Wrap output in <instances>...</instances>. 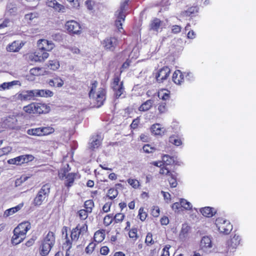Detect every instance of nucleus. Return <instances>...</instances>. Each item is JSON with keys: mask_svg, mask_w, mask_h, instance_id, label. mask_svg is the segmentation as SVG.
<instances>
[{"mask_svg": "<svg viewBox=\"0 0 256 256\" xmlns=\"http://www.w3.org/2000/svg\"><path fill=\"white\" fill-rule=\"evenodd\" d=\"M98 82L94 81L91 84L90 90L89 92V97L94 103V106L100 108L104 104L106 100V91L103 88H100L96 92Z\"/></svg>", "mask_w": 256, "mask_h": 256, "instance_id": "nucleus-1", "label": "nucleus"}, {"mask_svg": "<svg viewBox=\"0 0 256 256\" xmlns=\"http://www.w3.org/2000/svg\"><path fill=\"white\" fill-rule=\"evenodd\" d=\"M241 238L240 237L236 234L228 240L225 244L226 246L223 247L219 246L218 250L221 253L234 252L235 249L240 244Z\"/></svg>", "mask_w": 256, "mask_h": 256, "instance_id": "nucleus-2", "label": "nucleus"}, {"mask_svg": "<svg viewBox=\"0 0 256 256\" xmlns=\"http://www.w3.org/2000/svg\"><path fill=\"white\" fill-rule=\"evenodd\" d=\"M50 187V184H46L42 186L34 200L33 204L35 206H40L45 199L48 196Z\"/></svg>", "mask_w": 256, "mask_h": 256, "instance_id": "nucleus-3", "label": "nucleus"}, {"mask_svg": "<svg viewBox=\"0 0 256 256\" xmlns=\"http://www.w3.org/2000/svg\"><path fill=\"white\" fill-rule=\"evenodd\" d=\"M112 88L114 92L115 98H118L124 94V88L123 82H120V76L118 75L115 74L113 79V82L112 84Z\"/></svg>", "mask_w": 256, "mask_h": 256, "instance_id": "nucleus-4", "label": "nucleus"}, {"mask_svg": "<svg viewBox=\"0 0 256 256\" xmlns=\"http://www.w3.org/2000/svg\"><path fill=\"white\" fill-rule=\"evenodd\" d=\"M216 224L218 231L225 234H228L232 229V226L230 222L222 218L216 219Z\"/></svg>", "mask_w": 256, "mask_h": 256, "instance_id": "nucleus-5", "label": "nucleus"}, {"mask_svg": "<svg viewBox=\"0 0 256 256\" xmlns=\"http://www.w3.org/2000/svg\"><path fill=\"white\" fill-rule=\"evenodd\" d=\"M104 136L101 134H94L90 138L88 149L90 151H95L102 144Z\"/></svg>", "mask_w": 256, "mask_h": 256, "instance_id": "nucleus-6", "label": "nucleus"}, {"mask_svg": "<svg viewBox=\"0 0 256 256\" xmlns=\"http://www.w3.org/2000/svg\"><path fill=\"white\" fill-rule=\"evenodd\" d=\"M34 159V156L32 154H24L9 159L8 163L10 164L21 165L32 162Z\"/></svg>", "mask_w": 256, "mask_h": 256, "instance_id": "nucleus-7", "label": "nucleus"}, {"mask_svg": "<svg viewBox=\"0 0 256 256\" xmlns=\"http://www.w3.org/2000/svg\"><path fill=\"white\" fill-rule=\"evenodd\" d=\"M88 230V226L86 224L82 225L78 224L75 228H72L71 231L70 238L73 242H76L80 236L86 233Z\"/></svg>", "mask_w": 256, "mask_h": 256, "instance_id": "nucleus-8", "label": "nucleus"}, {"mask_svg": "<svg viewBox=\"0 0 256 256\" xmlns=\"http://www.w3.org/2000/svg\"><path fill=\"white\" fill-rule=\"evenodd\" d=\"M118 44V40L114 37L105 38L102 42L103 47L108 50L114 51Z\"/></svg>", "mask_w": 256, "mask_h": 256, "instance_id": "nucleus-9", "label": "nucleus"}, {"mask_svg": "<svg viewBox=\"0 0 256 256\" xmlns=\"http://www.w3.org/2000/svg\"><path fill=\"white\" fill-rule=\"evenodd\" d=\"M170 72V70L168 66L160 69L156 75V81L159 83L163 82L168 78Z\"/></svg>", "mask_w": 256, "mask_h": 256, "instance_id": "nucleus-10", "label": "nucleus"}, {"mask_svg": "<svg viewBox=\"0 0 256 256\" xmlns=\"http://www.w3.org/2000/svg\"><path fill=\"white\" fill-rule=\"evenodd\" d=\"M66 28L69 32L73 34H80L81 27L80 24L75 20L68 21L66 24Z\"/></svg>", "mask_w": 256, "mask_h": 256, "instance_id": "nucleus-11", "label": "nucleus"}, {"mask_svg": "<svg viewBox=\"0 0 256 256\" xmlns=\"http://www.w3.org/2000/svg\"><path fill=\"white\" fill-rule=\"evenodd\" d=\"M212 246V245L210 238L208 236H203L200 243L201 250L206 253H208L211 252Z\"/></svg>", "mask_w": 256, "mask_h": 256, "instance_id": "nucleus-12", "label": "nucleus"}, {"mask_svg": "<svg viewBox=\"0 0 256 256\" xmlns=\"http://www.w3.org/2000/svg\"><path fill=\"white\" fill-rule=\"evenodd\" d=\"M26 236V234L16 228L14 230V236L12 238V244L16 245L20 244L25 238Z\"/></svg>", "mask_w": 256, "mask_h": 256, "instance_id": "nucleus-13", "label": "nucleus"}, {"mask_svg": "<svg viewBox=\"0 0 256 256\" xmlns=\"http://www.w3.org/2000/svg\"><path fill=\"white\" fill-rule=\"evenodd\" d=\"M34 90H24L18 94V99L21 101L34 100Z\"/></svg>", "mask_w": 256, "mask_h": 256, "instance_id": "nucleus-14", "label": "nucleus"}, {"mask_svg": "<svg viewBox=\"0 0 256 256\" xmlns=\"http://www.w3.org/2000/svg\"><path fill=\"white\" fill-rule=\"evenodd\" d=\"M54 132V129H28L27 133L29 135L43 136L50 134Z\"/></svg>", "mask_w": 256, "mask_h": 256, "instance_id": "nucleus-15", "label": "nucleus"}, {"mask_svg": "<svg viewBox=\"0 0 256 256\" xmlns=\"http://www.w3.org/2000/svg\"><path fill=\"white\" fill-rule=\"evenodd\" d=\"M38 45L40 50L46 52L52 50L54 46V44L52 41L44 39L39 40L38 42Z\"/></svg>", "mask_w": 256, "mask_h": 256, "instance_id": "nucleus-16", "label": "nucleus"}, {"mask_svg": "<svg viewBox=\"0 0 256 256\" xmlns=\"http://www.w3.org/2000/svg\"><path fill=\"white\" fill-rule=\"evenodd\" d=\"M34 98H49L52 97L54 95V92L48 90H34Z\"/></svg>", "mask_w": 256, "mask_h": 256, "instance_id": "nucleus-17", "label": "nucleus"}, {"mask_svg": "<svg viewBox=\"0 0 256 256\" xmlns=\"http://www.w3.org/2000/svg\"><path fill=\"white\" fill-rule=\"evenodd\" d=\"M18 8L16 4L14 2H8L6 6L5 11V15L8 16H14L18 14Z\"/></svg>", "mask_w": 256, "mask_h": 256, "instance_id": "nucleus-18", "label": "nucleus"}, {"mask_svg": "<svg viewBox=\"0 0 256 256\" xmlns=\"http://www.w3.org/2000/svg\"><path fill=\"white\" fill-rule=\"evenodd\" d=\"M24 44L22 42L16 40L10 44L6 48L8 52H17L24 46Z\"/></svg>", "mask_w": 256, "mask_h": 256, "instance_id": "nucleus-19", "label": "nucleus"}, {"mask_svg": "<svg viewBox=\"0 0 256 256\" xmlns=\"http://www.w3.org/2000/svg\"><path fill=\"white\" fill-rule=\"evenodd\" d=\"M46 4L48 6L54 8L55 10L58 12H65L64 6L60 4L56 0H48L46 2Z\"/></svg>", "mask_w": 256, "mask_h": 256, "instance_id": "nucleus-20", "label": "nucleus"}, {"mask_svg": "<svg viewBox=\"0 0 256 256\" xmlns=\"http://www.w3.org/2000/svg\"><path fill=\"white\" fill-rule=\"evenodd\" d=\"M53 246L41 242L40 246V254L42 256H46L48 254Z\"/></svg>", "mask_w": 256, "mask_h": 256, "instance_id": "nucleus-21", "label": "nucleus"}, {"mask_svg": "<svg viewBox=\"0 0 256 256\" xmlns=\"http://www.w3.org/2000/svg\"><path fill=\"white\" fill-rule=\"evenodd\" d=\"M42 242L47 243L52 246H54L56 242V236L54 232L50 231L47 234L44 236Z\"/></svg>", "mask_w": 256, "mask_h": 256, "instance_id": "nucleus-22", "label": "nucleus"}, {"mask_svg": "<svg viewBox=\"0 0 256 256\" xmlns=\"http://www.w3.org/2000/svg\"><path fill=\"white\" fill-rule=\"evenodd\" d=\"M172 80L177 84H180L184 81V74L180 70L174 72L172 75Z\"/></svg>", "mask_w": 256, "mask_h": 256, "instance_id": "nucleus-23", "label": "nucleus"}, {"mask_svg": "<svg viewBox=\"0 0 256 256\" xmlns=\"http://www.w3.org/2000/svg\"><path fill=\"white\" fill-rule=\"evenodd\" d=\"M190 227L187 224H183L180 233V238L182 240H185L188 237Z\"/></svg>", "mask_w": 256, "mask_h": 256, "instance_id": "nucleus-24", "label": "nucleus"}, {"mask_svg": "<svg viewBox=\"0 0 256 256\" xmlns=\"http://www.w3.org/2000/svg\"><path fill=\"white\" fill-rule=\"evenodd\" d=\"M200 212L204 216L208 218L212 217L216 213L214 208L209 206L201 208Z\"/></svg>", "mask_w": 256, "mask_h": 256, "instance_id": "nucleus-25", "label": "nucleus"}, {"mask_svg": "<svg viewBox=\"0 0 256 256\" xmlns=\"http://www.w3.org/2000/svg\"><path fill=\"white\" fill-rule=\"evenodd\" d=\"M76 176V174L70 172V174H68L64 178V179H66L64 184L68 188H69L72 186Z\"/></svg>", "mask_w": 256, "mask_h": 256, "instance_id": "nucleus-26", "label": "nucleus"}, {"mask_svg": "<svg viewBox=\"0 0 256 256\" xmlns=\"http://www.w3.org/2000/svg\"><path fill=\"white\" fill-rule=\"evenodd\" d=\"M48 84L51 86H56L61 88L64 85L63 80L58 76L54 77L52 79L50 80L48 82Z\"/></svg>", "mask_w": 256, "mask_h": 256, "instance_id": "nucleus-27", "label": "nucleus"}, {"mask_svg": "<svg viewBox=\"0 0 256 256\" xmlns=\"http://www.w3.org/2000/svg\"><path fill=\"white\" fill-rule=\"evenodd\" d=\"M115 16L116 18L115 21V25L118 29L120 30V29H122V22L125 20L126 14H115Z\"/></svg>", "mask_w": 256, "mask_h": 256, "instance_id": "nucleus-28", "label": "nucleus"}, {"mask_svg": "<svg viewBox=\"0 0 256 256\" xmlns=\"http://www.w3.org/2000/svg\"><path fill=\"white\" fill-rule=\"evenodd\" d=\"M154 103V100L152 99L148 100L138 108L140 111L146 112L149 110L152 106Z\"/></svg>", "mask_w": 256, "mask_h": 256, "instance_id": "nucleus-29", "label": "nucleus"}, {"mask_svg": "<svg viewBox=\"0 0 256 256\" xmlns=\"http://www.w3.org/2000/svg\"><path fill=\"white\" fill-rule=\"evenodd\" d=\"M36 102H32L23 108V110L26 113L36 114Z\"/></svg>", "mask_w": 256, "mask_h": 256, "instance_id": "nucleus-30", "label": "nucleus"}, {"mask_svg": "<svg viewBox=\"0 0 256 256\" xmlns=\"http://www.w3.org/2000/svg\"><path fill=\"white\" fill-rule=\"evenodd\" d=\"M36 114H46L49 112V107L44 104L36 102Z\"/></svg>", "mask_w": 256, "mask_h": 256, "instance_id": "nucleus-31", "label": "nucleus"}, {"mask_svg": "<svg viewBox=\"0 0 256 256\" xmlns=\"http://www.w3.org/2000/svg\"><path fill=\"white\" fill-rule=\"evenodd\" d=\"M23 206V204H20L16 206L6 210L4 212V216H8L20 210Z\"/></svg>", "mask_w": 256, "mask_h": 256, "instance_id": "nucleus-32", "label": "nucleus"}, {"mask_svg": "<svg viewBox=\"0 0 256 256\" xmlns=\"http://www.w3.org/2000/svg\"><path fill=\"white\" fill-rule=\"evenodd\" d=\"M70 170L69 164H66L58 172V176L60 179L64 180L66 176L68 174H70L69 172Z\"/></svg>", "mask_w": 256, "mask_h": 256, "instance_id": "nucleus-33", "label": "nucleus"}, {"mask_svg": "<svg viewBox=\"0 0 256 256\" xmlns=\"http://www.w3.org/2000/svg\"><path fill=\"white\" fill-rule=\"evenodd\" d=\"M16 228L26 234L28 231L31 228V226L28 222H24L20 224Z\"/></svg>", "mask_w": 256, "mask_h": 256, "instance_id": "nucleus-34", "label": "nucleus"}, {"mask_svg": "<svg viewBox=\"0 0 256 256\" xmlns=\"http://www.w3.org/2000/svg\"><path fill=\"white\" fill-rule=\"evenodd\" d=\"M162 160L164 165H172L175 162V158L168 154H164L162 156Z\"/></svg>", "mask_w": 256, "mask_h": 256, "instance_id": "nucleus-35", "label": "nucleus"}, {"mask_svg": "<svg viewBox=\"0 0 256 256\" xmlns=\"http://www.w3.org/2000/svg\"><path fill=\"white\" fill-rule=\"evenodd\" d=\"M169 142L176 146H180L182 144V141L178 135L171 136L169 138Z\"/></svg>", "mask_w": 256, "mask_h": 256, "instance_id": "nucleus-36", "label": "nucleus"}, {"mask_svg": "<svg viewBox=\"0 0 256 256\" xmlns=\"http://www.w3.org/2000/svg\"><path fill=\"white\" fill-rule=\"evenodd\" d=\"M38 14L37 12H32L27 14L24 16L25 20L29 24L31 23L35 18L38 17Z\"/></svg>", "mask_w": 256, "mask_h": 256, "instance_id": "nucleus-37", "label": "nucleus"}, {"mask_svg": "<svg viewBox=\"0 0 256 256\" xmlns=\"http://www.w3.org/2000/svg\"><path fill=\"white\" fill-rule=\"evenodd\" d=\"M42 58L41 50L38 48L36 52L30 56V58L35 62H42Z\"/></svg>", "mask_w": 256, "mask_h": 256, "instance_id": "nucleus-38", "label": "nucleus"}, {"mask_svg": "<svg viewBox=\"0 0 256 256\" xmlns=\"http://www.w3.org/2000/svg\"><path fill=\"white\" fill-rule=\"evenodd\" d=\"M170 92L167 90H162L158 92V97L160 99L164 100H168L170 98Z\"/></svg>", "mask_w": 256, "mask_h": 256, "instance_id": "nucleus-39", "label": "nucleus"}, {"mask_svg": "<svg viewBox=\"0 0 256 256\" xmlns=\"http://www.w3.org/2000/svg\"><path fill=\"white\" fill-rule=\"evenodd\" d=\"M60 66L59 62L56 60H49L48 64V68L53 70H58Z\"/></svg>", "mask_w": 256, "mask_h": 256, "instance_id": "nucleus-40", "label": "nucleus"}, {"mask_svg": "<svg viewBox=\"0 0 256 256\" xmlns=\"http://www.w3.org/2000/svg\"><path fill=\"white\" fill-rule=\"evenodd\" d=\"M198 8L196 6H192L190 8L187 10L182 12L181 14L184 16H190L192 14L197 12Z\"/></svg>", "mask_w": 256, "mask_h": 256, "instance_id": "nucleus-41", "label": "nucleus"}, {"mask_svg": "<svg viewBox=\"0 0 256 256\" xmlns=\"http://www.w3.org/2000/svg\"><path fill=\"white\" fill-rule=\"evenodd\" d=\"M170 178L168 179L170 184L172 188H176L177 186L176 174L172 173L170 176Z\"/></svg>", "mask_w": 256, "mask_h": 256, "instance_id": "nucleus-42", "label": "nucleus"}, {"mask_svg": "<svg viewBox=\"0 0 256 256\" xmlns=\"http://www.w3.org/2000/svg\"><path fill=\"white\" fill-rule=\"evenodd\" d=\"M160 24L161 21L158 18H156L152 22L150 28L154 30L158 31L160 27Z\"/></svg>", "mask_w": 256, "mask_h": 256, "instance_id": "nucleus-43", "label": "nucleus"}, {"mask_svg": "<svg viewBox=\"0 0 256 256\" xmlns=\"http://www.w3.org/2000/svg\"><path fill=\"white\" fill-rule=\"evenodd\" d=\"M128 0H124V1L121 3L120 9L116 12V14H126L124 12L126 10V6L128 5Z\"/></svg>", "mask_w": 256, "mask_h": 256, "instance_id": "nucleus-44", "label": "nucleus"}, {"mask_svg": "<svg viewBox=\"0 0 256 256\" xmlns=\"http://www.w3.org/2000/svg\"><path fill=\"white\" fill-rule=\"evenodd\" d=\"M104 234L102 232L97 231L95 232L94 234V240L95 242L98 243L104 240Z\"/></svg>", "mask_w": 256, "mask_h": 256, "instance_id": "nucleus-45", "label": "nucleus"}, {"mask_svg": "<svg viewBox=\"0 0 256 256\" xmlns=\"http://www.w3.org/2000/svg\"><path fill=\"white\" fill-rule=\"evenodd\" d=\"M118 194V191L116 189L114 188H110L108 192L107 196L110 200L115 198Z\"/></svg>", "mask_w": 256, "mask_h": 256, "instance_id": "nucleus-46", "label": "nucleus"}, {"mask_svg": "<svg viewBox=\"0 0 256 256\" xmlns=\"http://www.w3.org/2000/svg\"><path fill=\"white\" fill-rule=\"evenodd\" d=\"M66 240L65 243L64 244V246L66 247V248H68V250H70L72 247V243L73 240H72V238L70 240L68 238V234H66L65 235L62 236Z\"/></svg>", "mask_w": 256, "mask_h": 256, "instance_id": "nucleus-47", "label": "nucleus"}, {"mask_svg": "<svg viewBox=\"0 0 256 256\" xmlns=\"http://www.w3.org/2000/svg\"><path fill=\"white\" fill-rule=\"evenodd\" d=\"M94 206V203L92 200H86L84 202V208L86 210L88 211L89 212H91L92 208Z\"/></svg>", "mask_w": 256, "mask_h": 256, "instance_id": "nucleus-48", "label": "nucleus"}, {"mask_svg": "<svg viewBox=\"0 0 256 256\" xmlns=\"http://www.w3.org/2000/svg\"><path fill=\"white\" fill-rule=\"evenodd\" d=\"M180 201L182 205V208H183L184 209L188 210L192 208V204L190 202H188L186 200L182 198Z\"/></svg>", "mask_w": 256, "mask_h": 256, "instance_id": "nucleus-49", "label": "nucleus"}, {"mask_svg": "<svg viewBox=\"0 0 256 256\" xmlns=\"http://www.w3.org/2000/svg\"><path fill=\"white\" fill-rule=\"evenodd\" d=\"M88 212H89L88 211L86 210H80L78 212V214L80 219L82 220H86L88 218Z\"/></svg>", "mask_w": 256, "mask_h": 256, "instance_id": "nucleus-50", "label": "nucleus"}, {"mask_svg": "<svg viewBox=\"0 0 256 256\" xmlns=\"http://www.w3.org/2000/svg\"><path fill=\"white\" fill-rule=\"evenodd\" d=\"M127 182L134 188H136L139 186V182L136 179L129 178Z\"/></svg>", "mask_w": 256, "mask_h": 256, "instance_id": "nucleus-51", "label": "nucleus"}, {"mask_svg": "<svg viewBox=\"0 0 256 256\" xmlns=\"http://www.w3.org/2000/svg\"><path fill=\"white\" fill-rule=\"evenodd\" d=\"M143 151L147 154L152 153L154 152L155 148L150 144H145L142 148Z\"/></svg>", "mask_w": 256, "mask_h": 256, "instance_id": "nucleus-52", "label": "nucleus"}, {"mask_svg": "<svg viewBox=\"0 0 256 256\" xmlns=\"http://www.w3.org/2000/svg\"><path fill=\"white\" fill-rule=\"evenodd\" d=\"M152 132L155 136H162L164 134L165 129H151Z\"/></svg>", "mask_w": 256, "mask_h": 256, "instance_id": "nucleus-53", "label": "nucleus"}, {"mask_svg": "<svg viewBox=\"0 0 256 256\" xmlns=\"http://www.w3.org/2000/svg\"><path fill=\"white\" fill-rule=\"evenodd\" d=\"M183 74H184V78L185 77V78L186 80L189 82H192L194 80V76L192 72H184Z\"/></svg>", "mask_w": 256, "mask_h": 256, "instance_id": "nucleus-54", "label": "nucleus"}, {"mask_svg": "<svg viewBox=\"0 0 256 256\" xmlns=\"http://www.w3.org/2000/svg\"><path fill=\"white\" fill-rule=\"evenodd\" d=\"M138 230L136 228H132L128 233V236L130 238H134L136 240L138 238L137 234Z\"/></svg>", "mask_w": 256, "mask_h": 256, "instance_id": "nucleus-55", "label": "nucleus"}, {"mask_svg": "<svg viewBox=\"0 0 256 256\" xmlns=\"http://www.w3.org/2000/svg\"><path fill=\"white\" fill-rule=\"evenodd\" d=\"M112 216L110 215H107L104 218V224L106 226H108L112 224Z\"/></svg>", "mask_w": 256, "mask_h": 256, "instance_id": "nucleus-56", "label": "nucleus"}, {"mask_svg": "<svg viewBox=\"0 0 256 256\" xmlns=\"http://www.w3.org/2000/svg\"><path fill=\"white\" fill-rule=\"evenodd\" d=\"M12 150V148L9 146L0 148V158L4 155L8 154Z\"/></svg>", "mask_w": 256, "mask_h": 256, "instance_id": "nucleus-57", "label": "nucleus"}, {"mask_svg": "<svg viewBox=\"0 0 256 256\" xmlns=\"http://www.w3.org/2000/svg\"><path fill=\"white\" fill-rule=\"evenodd\" d=\"M138 216L142 221H144L146 220L147 216V214L145 212H144V208H140L138 210Z\"/></svg>", "mask_w": 256, "mask_h": 256, "instance_id": "nucleus-58", "label": "nucleus"}, {"mask_svg": "<svg viewBox=\"0 0 256 256\" xmlns=\"http://www.w3.org/2000/svg\"><path fill=\"white\" fill-rule=\"evenodd\" d=\"M96 244L95 243L92 242L86 248V252L88 254H90L94 250Z\"/></svg>", "mask_w": 256, "mask_h": 256, "instance_id": "nucleus-59", "label": "nucleus"}, {"mask_svg": "<svg viewBox=\"0 0 256 256\" xmlns=\"http://www.w3.org/2000/svg\"><path fill=\"white\" fill-rule=\"evenodd\" d=\"M172 32L174 34L180 33L182 30V27L178 25H172L171 28Z\"/></svg>", "mask_w": 256, "mask_h": 256, "instance_id": "nucleus-60", "label": "nucleus"}, {"mask_svg": "<svg viewBox=\"0 0 256 256\" xmlns=\"http://www.w3.org/2000/svg\"><path fill=\"white\" fill-rule=\"evenodd\" d=\"M170 248V245H166L162 249V253L160 256H170L169 250Z\"/></svg>", "mask_w": 256, "mask_h": 256, "instance_id": "nucleus-61", "label": "nucleus"}, {"mask_svg": "<svg viewBox=\"0 0 256 256\" xmlns=\"http://www.w3.org/2000/svg\"><path fill=\"white\" fill-rule=\"evenodd\" d=\"M145 242L147 244V245L152 244L154 243V242L152 240V234H148L146 238Z\"/></svg>", "mask_w": 256, "mask_h": 256, "instance_id": "nucleus-62", "label": "nucleus"}, {"mask_svg": "<svg viewBox=\"0 0 256 256\" xmlns=\"http://www.w3.org/2000/svg\"><path fill=\"white\" fill-rule=\"evenodd\" d=\"M160 174H166L170 176L172 174L168 169L166 166H162L160 170Z\"/></svg>", "mask_w": 256, "mask_h": 256, "instance_id": "nucleus-63", "label": "nucleus"}, {"mask_svg": "<svg viewBox=\"0 0 256 256\" xmlns=\"http://www.w3.org/2000/svg\"><path fill=\"white\" fill-rule=\"evenodd\" d=\"M124 215L122 214H117L114 217V220L116 222H122L124 218Z\"/></svg>", "mask_w": 256, "mask_h": 256, "instance_id": "nucleus-64", "label": "nucleus"}]
</instances>
